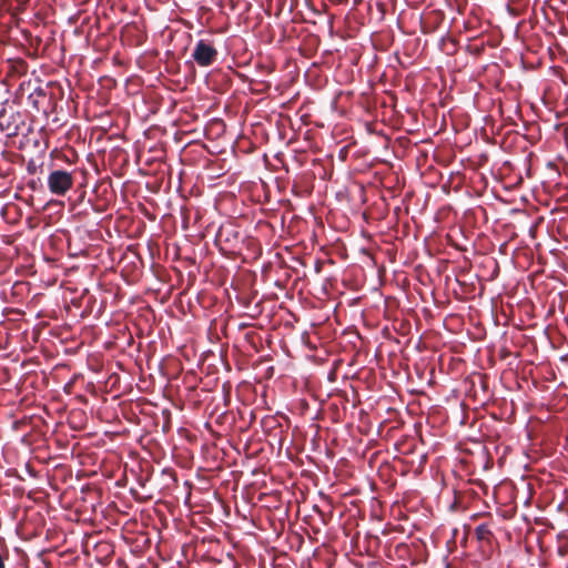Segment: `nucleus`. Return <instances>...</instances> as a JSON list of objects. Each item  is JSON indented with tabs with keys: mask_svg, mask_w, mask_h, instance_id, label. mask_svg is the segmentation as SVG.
Here are the masks:
<instances>
[{
	"mask_svg": "<svg viewBox=\"0 0 568 568\" xmlns=\"http://www.w3.org/2000/svg\"><path fill=\"white\" fill-rule=\"evenodd\" d=\"M48 189L57 195H65L73 186V175L65 170H54L48 175Z\"/></svg>",
	"mask_w": 568,
	"mask_h": 568,
	"instance_id": "obj_1",
	"label": "nucleus"
},
{
	"mask_svg": "<svg viewBox=\"0 0 568 568\" xmlns=\"http://www.w3.org/2000/svg\"><path fill=\"white\" fill-rule=\"evenodd\" d=\"M192 58L200 67L212 65L217 58V50L206 40H199L193 49Z\"/></svg>",
	"mask_w": 568,
	"mask_h": 568,
	"instance_id": "obj_2",
	"label": "nucleus"
},
{
	"mask_svg": "<svg viewBox=\"0 0 568 568\" xmlns=\"http://www.w3.org/2000/svg\"><path fill=\"white\" fill-rule=\"evenodd\" d=\"M475 535L478 540H487L491 536V531L486 524H480L475 528Z\"/></svg>",
	"mask_w": 568,
	"mask_h": 568,
	"instance_id": "obj_3",
	"label": "nucleus"
}]
</instances>
